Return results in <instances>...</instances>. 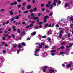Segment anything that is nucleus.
Here are the masks:
<instances>
[{"label": "nucleus", "mask_w": 73, "mask_h": 73, "mask_svg": "<svg viewBox=\"0 0 73 73\" xmlns=\"http://www.w3.org/2000/svg\"><path fill=\"white\" fill-rule=\"evenodd\" d=\"M47 68V66H46L44 67V69L43 70V72H46V70Z\"/></svg>", "instance_id": "nucleus-1"}, {"label": "nucleus", "mask_w": 73, "mask_h": 73, "mask_svg": "<svg viewBox=\"0 0 73 73\" xmlns=\"http://www.w3.org/2000/svg\"><path fill=\"white\" fill-rule=\"evenodd\" d=\"M29 12L30 13H32L33 12V9H31V10H30Z\"/></svg>", "instance_id": "nucleus-21"}, {"label": "nucleus", "mask_w": 73, "mask_h": 73, "mask_svg": "<svg viewBox=\"0 0 73 73\" xmlns=\"http://www.w3.org/2000/svg\"><path fill=\"white\" fill-rule=\"evenodd\" d=\"M47 26H48V24H46L44 26V27H47Z\"/></svg>", "instance_id": "nucleus-59"}, {"label": "nucleus", "mask_w": 73, "mask_h": 73, "mask_svg": "<svg viewBox=\"0 0 73 73\" xmlns=\"http://www.w3.org/2000/svg\"><path fill=\"white\" fill-rule=\"evenodd\" d=\"M32 3H33V4H34V3H35V0H32Z\"/></svg>", "instance_id": "nucleus-24"}, {"label": "nucleus", "mask_w": 73, "mask_h": 73, "mask_svg": "<svg viewBox=\"0 0 73 73\" xmlns=\"http://www.w3.org/2000/svg\"><path fill=\"white\" fill-rule=\"evenodd\" d=\"M71 66V65L70 64H68L67 66V68H69V67H70Z\"/></svg>", "instance_id": "nucleus-22"}, {"label": "nucleus", "mask_w": 73, "mask_h": 73, "mask_svg": "<svg viewBox=\"0 0 73 73\" xmlns=\"http://www.w3.org/2000/svg\"><path fill=\"white\" fill-rule=\"evenodd\" d=\"M66 43L65 42H63V43L61 44V45H64V44H65Z\"/></svg>", "instance_id": "nucleus-42"}, {"label": "nucleus", "mask_w": 73, "mask_h": 73, "mask_svg": "<svg viewBox=\"0 0 73 73\" xmlns=\"http://www.w3.org/2000/svg\"><path fill=\"white\" fill-rule=\"evenodd\" d=\"M4 11V9H2L0 11V12H2L3 11Z\"/></svg>", "instance_id": "nucleus-54"}, {"label": "nucleus", "mask_w": 73, "mask_h": 73, "mask_svg": "<svg viewBox=\"0 0 73 73\" xmlns=\"http://www.w3.org/2000/svg\"><path fill=\"white\" fill-rule=\"evenodd\" d=\"M1 43L2 44V45H3V44H5V42H2Z\"/></svg>", "instance_id": "nucleus-60"}, {"label": "nucleus", "mask_w": 73, "mask_h": 73, "mask_svg": "<svg viewBox=\"0 0 73 73\" xmlns=\"http://www.w3.org/2000/svg\"><path fill=\"white\" fill-rule=\"evenodd\" d=\"M50 7L49 8L50 9H52L53 8V5L51 4L50 5Z\"/></svg>", "instance_id": "nucleus-9"}, {"label": "nucleus", "mask_w": 73, "mask_h": 73, "mask_svg": "<svg viewBox=\"0 0 73 73\" xmlns=\"http://www.w3.org/2000/svg\"><path fill=\"white\" fill-rule=\"evenodd\" d=\"M68 3H66L65 5V8H67V6H68Z\"/></svg>", "instance_id": "nucleus-25"}, {"label": "nucleus", "mask_w": 73, "mask_h": 73, "mask_svg": "<svg viewBox=\"0 0 73 73\" xmlns=\"http://www.w3.org/2000/svg\"><path fill=\"white\" fill-rule=\"evenodd\" d=\"M21 9H22V10L23 11H24V10L25 9V7H23Z\"/></svg>", "instance_id": "nucleus-37"}, {"label": "nucleus", "mask_w": 73, "mask_h": 73, "mask_svg": "<svg viewBox=\"0 0 73 73\" xmlns=\"http://www.w3.org/2000/svg\"><path fill=\"white\" fill-rule=\"evenodd\" d=\"M46 36L45 35L42 36V38H46Z\"/></svg>", "instance_id": "nucleus-23"}, {"label": "nucleus", "mask_w": 73, "mask_h": 73, "mask_svg": "<svg viewBox=\"0 0 73 73\" xmlns=\"http://www.w3.org/2000/svg\"><path fill=\"white\" fill-rule=\"evenodd\" d=\"M48 4H51L52 3H51V2H48Z\"/></svg>", "instance_id": "nucleus-55"}, {"label": "nucleus", "mask_w": 73, "mask_h": 73, "mask_svg": "<svg viewBox=\"0 0 73 73\" xmlns=\"http://www.w3.org/2000/svg\"><path fill=\"white\" fill-rule=\"evenodd\" d=\"M42 24V22H38V24H39V25H41Z\"/></svg>", "instance_id": "nucleus-13"}, {"label": "nucleus", "mask_w": 73, "mask_h": 73, "mask_svg": "<svg viewBox=\"0 0 73 73\" xmlns=\"http://www.w3.org/2000/svg\"><path fill=\"white\" fill-rule=\"evenodd\" d=\"M41 14L40 13H38V16H41Z\"/></svg>", "instance_id": "nucleus-47"}, {"label": "nucleus", "mask_w": 73, "mask_h": 73, "mask_svg": "<svg viewBox=\"0 0 73 73\" xmlns=\"http://www.w3.org/2000/svg\"><path fill=\"white\" fill-rule=\"evenodd\" d=\"M46 18H47V19H49V16H46L44 17V20H46Z\"/></svg>", "instance_id": "nucleus-6"}, {"label": "nucleus", "mask_w": 73, "mask_h": 73, "mask_svg": "<svg viewBox=\"0 0 73 73\" xmlns=\"http://www.w3.org/2000/svg\"><path fill=\"white\" fill-rule=\"evenodd\" d=\"M31 16H33V15H34V13H31Z\"/></svg>", "instance_id": "nucleus-44"}, {"label": "nucleus", "mask_w": 73, "mask_h": 73, "mask_svg": "<svg viewBox=\"0 0 73 73\" xmlns=\"http://www.w3.org/2000/svg\"><path fill=\"white\" fill-rule=\"evenodd\" d=\"M21 6L20 5V4L18 5V6H17L18 8H20V7H21Z\"/></svg>", "instance_id": "nucleus-19"}, {"label": "nucleus", "mask_w": 73, "mask_h": 73, "mask_svg": "<svg viewBox=\"0 0 73 73\" xmlns=\"http://www.w3.org/2000/svg\"><path fill=\"white\" fill-rule=\"evenodd\" d=\"M31 7H32V6H31V5H29L27 7V9H29L30 8H31Z\"/></svg>", "instance_id": "nucleus-2"}, {"label": "nucleus", "mask_w": 73, "mask_h": 73, "mask_svg": "<svg viewBox=\"0 0 73 73\" xmlns=\"http://www.w3.org/2000/svg\"><path fill=\"white\" fill-rule=\"evenodd\" d=\"M62 34H60V35H59V37H62Z\"/></svg>", "instance_id": "nucleus-36"}, {"label": "nucleus", "mask_w": 73, "mask_h": 73, "mask_svg": "<svg viewBox=\"0 0 73 73\" xmlns=\"http://www.w3.org/2000/svg\"><path fill=\"white\" fill-rule=\"evenodd\" d=\"M36 32H33L32 33V35H33V36H34V35H36Z\"/></svg>", "instance_id": "nucleus-10"}, {"label": "nucleus", "mask_w": 73, "mask_h": 73, "mask_svg": "<svg viewBox=\"0 0 73 73\" xmlns=\"http://www.w3.org/2000/svg\"><path fill=\"white\" fill-rule=\"evenodd\" d=\"M33 26V24L31 23V24L30 25V27H32Z\"/></svg>", "instance_id": "nucleus-38"}, {"label": "nucleus", "mask_w": 73, "mask_h": 73, "mask_svg": "<svg viewBox=\"0 0 73 73\" xmlns=\"http://www.w3.org/2000/svg\"><path fill=\"white\" fill-rule=\"evenodd\" d=\"M46 7H48V8L49 7V5H48V4H46Z\"/></svg>", "instance_id": "nucleus-52"}, {"label": "nucleus", "mask_w": 73, "mask_h": 73, "mask_svg": "<svg viewBox=\"0 0 73 73\" xmlns=\"http://www.w3.org/2000/svg\"><path fill=\"white\" fill-rule=\"evenodd\" d=\"M20 50V49H19L17 50V54H19V52H19Z\"/></svg>", "instance_id": "nucleus-15"}, {"label": "nucleus", "mask_w": 73, "mask_h": 73, "mask_svg": "<svg viewBox=\"0 0 73 73\" xmlns=\"http://www.w3.org/2000/svg\"><path fill=\"white\" fill-rule=\"evenodd\" d=\"M38 19V17H34V20H36L37 19Z\"/></svg>", "instance_id": "nucleus-26"}, {"label": "nucleus", "mask_w": 73, "mask_h": 73, "mask_svg": "<svg viewBox=\"0 0 73 73\" xmlns=\"http://www.w3.org/2000/svg\"><path fill=\"white\" fill-rule=\"evenodd\" d=\"M22 24H24V25L25 26L26 25V24H25V22H22Z\"/></svg>", "instance_id": "nucleus-58"}, {"label": "nucleus", "mask_w": 73, "mask_h": 73, "mask_svg": "<svg viewBox=\"0 0 73 73\" xmlns=\"http://www.w3.org/2000/svg\"><path fill=\"white\" fill-rule=\"evenodd\" d=\"M15 19V17H13L11 19V21H13V20H14Z\"/></svg>", "instance_id": "nucleus-11"}, {"label": "nucleus", "mask_w": 73, "mask_h": 73, "mask_svg": "<svg viewBox=\"0 0 73 73\" xmlns=\"http://www.w3.org/2000/svg\"><path fill=\"white\" fill-rule=\"evenodd\" d=\"M49 48V46H45V48Z\"/></svg>", "instance_id": "nucleus-49"}, {"label": "nucleus", "mask_w": 73, "mask_h": 73, "mask_svg": "<svg viewBox=\"0 0 73 73\" xmlns=\"http://www.w3.org/2000/svg\"><path fill=\"white\" fill-rule=\"evenodd\" d=\"M53 5H55V6H56V3L54 2H53Z\"/></svg>", "instance_id": "nucleus-28"}, {"label": "nucleus", "mask_w": 73, "mask_h": 73, "mask_svg": "<svg viewBox=\"0 0 73 73\" xmlns=\"http://www.w3.org/2000/svg\"><path fill=\"white\" fill-rule=\"evenodd\" d=\"M37 9V8L36 7H35L34 9L33 10L34 11H36Z\"/></svg>", "instance_id": "nucleus-17"}, {"label": "nucleus", "mask_w": 73, "mask_h": 73, "mask_svg": "<svg viewBox=\"0 0 73 73\" xmlns=\"http://www.w3.org/2000/svg\"><path fill=\"white\" fill-rule=\"evenodd\" d=\"M69 45H70V47L72 46V45H73V43H72V44L70 43L69 44Z\"/></svg>", "instance_id": "nucleus-18"}, {"label": "nucleus", "mask_w": 73, "mask_h": 73, "mask_svg": "<svg viewBox=\"0 0 73 73\" xmlns=\"http://www.w3.org/2000/svg\"><path fill=\"white\" fill-rule=\"evenodd\" d=\"M56 52V50H52L50 51V52H51V53H53V52Z\"/></svg>", "instance_id": "nucleus-7"}, {"label": "nucleus", "mask_w": 73, "mask_h": 73, "mask_svg": "<svg viewBox=\"0 0 73 73\" xmlns=\"http://www.w3.org/2000/svg\"><path fill=\"white\" fill-rule=\"evenodd\" d=\"M17 1L18 3H20L21 2V0H17Z\"/></svg>", "instance_id": "nucleus-14"}, {"label": "nucleus", "mask_w": 73, "mask_h": 73, "mask_svg": "<svg viewBox=\"0 0 73 73\" xmlns=\"http://www.w3.org/2000/svg\"><path fill=\"white\" fill-rule=\"evenodd\" d=\"M3 35L4 36H5V37H7V36H8V34H7V35H5V34H3Z\"/></svg>", "instance_id": "nucleus-46"}, {"label": "nucleus", "mask_w": 73, "mask_h": 73, "mask_svg": "<svg viewBox=\"0 0 73 73\" xmlns=\"http://www.w3.org/2000/svg\"><path fill=\"white\" fill-rule=\"evenodd\" d=\"M8 31H11V29L10 28H9L8 29Z\"/></svg>", "instance_id": "nucleus-43"}, {"label": "nucleus", "mask_w": 73, "mask_h": 73, "mask_svg": "<svg viewBox=\"0 0 73 73\" xmlns=\"http://www.w3.org/2000/svg\"><path fill=\"white\" fill-rule=\"evenodd\" d=\"M34 55H35V56H39V55H38V54H34Z\"/></svg>", "instance_id": "nucleus-50"}, {"label": "nucleus", "mask_w": 73, "mask_h": 73, "mask_svg": "<svg viewBox=\"0 0 73 73\" xmlns=\"http://www.w3.org/2000/svg\"><path fill=\"white\" fill-rule=\"evenodd\" d=\"M18 48H21V45H19L18 46Z\"/></svg>", "instance_id": "nucleus-63"}, {"label": "nucleus", "mask_w": 73, "mask_h": 73, "mask_svg": "<svg viewBox=\"0 0 73 73\" xmlns=\"http://www.w3.org/2000/svg\"><path fill=\"white\" fill-rule=\"evenodd\" d=\"M39 37H38V38H39L40 40H41V39L42 38V36H41V35L39 34Z\"/></svg>", "instance_id": "nucleus-4"}, {"label": "nucleus", "mask_w": 73, "mask_h": 73, "mask_svg": "<svg viewBox=\"0 0 73 73\" xmlns=\"http://www.w3.org/2000/svg\"><path fill=\"white\" fill-rule=\"evenodd\" d=\"M51 55H52V56H54L55 54H54V53H51Z\"/></svg>", "instance_id": "nucleus-56"}, {"label": "nucleus", "mask_w": 73, "mask_h": 73, "mask_svg": "<svg viewBox=\"0 0 73 73\" xmlns=\"http://www.w3.org/2000/svg\"><path fill=\"white\" fill-rule=\"evenodd\" d=\"M13 3H14V5H16L17 3V2H14Z\"/></svg>", "instance_id": "nucleus-41"}, {"label": "nucleus", "mask_w": 73, "mask_h": 73, "mask_svg": "<svg viewBox=\"0 0 73 73\" xmlns=\"http://www.w3.org/2000/svg\"><path fill=\"white\" fill-rule=\"evenodd\" d=\"M51 26H52V25L51 24H50L48 26V27H51Z\"/></svg>", "instance_id": "nucleus-61"}, {"label": "nucleus", "mask_w": 73, "mask_h": 73, "mask_svg": "<svg viewBox=\"0 0 73 73\" xmlns=\"http://www.w3.org/2000/svg\"><path fill=\"white\" fill-rule=\"evenodd\" d=\"M73 17H72L70 18V20L72 21H73Z\"/></svg>", "instance_id": "nucleus-30"}, {"label": "nucleus", "mask_w": 73, "mask_h": 73, "mask_svg": "<svg viewBox=\"0 0 73 73\" xmlns=\"http://www.w3.org/2000/svg\"><path fill=\"white\" fill-rule=\"evenodd\" d=\"M9 13L10 15H13V11H10Z\"/></svg>", "instance_id": "nucleus-5"}, {"label": "nucleus", "mask_w": 73, "mask_h": 73, "mask_svg": "<svg viewBox=\"0 0 73 73\" xmlns=\"http://www.w3.org/2000/svg\"><path fill=\"white\" fill-rule=\"evenodd\" d=\"M52 14H53V13H50L49 14V15L50 16H52Z\"/></svg>", "instance_id": "nucleus-16"}, {"label": "nucleus", "mask_w": 73, "mask_h": 73, "mask_svg": "<svg viewBox=\"0 0 73 73\" xmlns=\"http://www.w3.org/2000/svg\"><path fill=\"white\" fill-rule=\"evenodd\" d=\"M12 38H15V35L13 34H12L11 35Z\"/></svg>", "instance_id": "nucleus-20"}, {"label": "nucleus", "mask_w": 73, "mask_h": 73, "mask_svg": "<svg viewBox=\"0 0 73 73\" xmlns=\"http://www.w3.org/2000/svg\"><path fill=\"white\" fill-rule=\"evenodd\" d=\"M25 31H23V32L21 33L22 35H24V34H25Z\"/></svg>", "instance_id": "nucleus-29"}, {"label": "nucleus", "mask_w": 73, "mask_h": 73, "mask_svg": "<svg viewBox=\"0 0 73 73\" xmlns=\"http://www.w3.org/2000/svg\"><path fill=\"white\" fill-rule=\"evenodd\" d=\"M70 27H73V24H72L70 25Z\"/></svg>", "instance_id": "nucleus-33"}, {"label": "nucleus", "mask_w": 73, "mask_h": 73, "mask_svg": "<svg viewBox=\"0 0 73 73\" xmlns=\"http://www.w3.org/2000/svg\"><path fill=\"white\" fill-rule=\"evenodd\" d=\"M25 4H26V3L24 2L23 3L22 5H23V6H24V5H25Z\"/></svg>", "instance_id": "nucleus-27"}, {"label": "nucleus", "mask_w": 73, "mask_h": 73, "mask_svg": "<svg viewBox=\"0 0 73 73\" xmlns=\"http://www.w3.org/2000/svg\"><path fill=\"white\" fill-rule=\"evenodd\" d=\"M64 52H60V54H61V55H62V54H64Z\"/></svg>", "instance_id": "nucleus-39"}, {"label": "nucleus", "mask_w": 73, "mask_h": 73, "mask_svg": "<svg viewBox=\"0 0 73 73\" xmlns=\"http://www.w3.org/2000/svg\"><path fill=\"white\" fill-rule=\"evenodd\" d=\"M61 49H64V47L62 46L60 48Z\"/></svg>", "instance_id": "nucleus-64"}, {"label": "nucleus", "mask_w": 73, "mask_h": 73, "mask_svg": "<svg viewBox=\"0 0 73 73\" xmlns=\"http://www.w3.org/2000/svg\"><path fill=\"white\" fill-rule=\"evenodd\" d=\"M28 13V11H24L23 12V13H24V14H25V13Z\"/></svg>", "instance_id": "nucleus-3"}, {"label": "nucleus", "mask_w": 73, "mask_h": 73, "mask_svg": "<svg viewBox=\"0 0 73 73\" xmlns=\"http://www.w3.org/2000/svg\"><path fill=\"white\" fill-rule=\"evenodd\" d=\"M39 50H40V49H37L34 52L35 54H36V53H37V52H38V51H39Z\"/></svg>", "instance_id": "nucleus-8"}, {"label": "nucleus", "mask_w": 73, "mask_h": 73, "mask_svg": "<svg viewBox=\"0 0 73 73\" xmlns=\"http://www.w3.org/2000/svg\"><path fill=\"white\" fill-rule=\"evenodd\" d=\"M5 46L6 47H7L8 46V45L7 44H5Z\"/></svg>", "instance_id": "nucleus-62"}, {"label": "nucleus", "mask_w": 73, "mask_h": 73, "mask_svg": "<svg viewBox=\"0 0 73 73\" xmlns=\"http://www.w3.org/2000/svg\"><path fill=\"white\" fill-rule=\"evenodd\" d=\"M17 31L18 33H20V30L19 29H17Z\"/></svg>", "instance_id": "nucleus-32"}, {"label": "nucleus", "mask_w": 73, "mask_h": 73, "mask_svg": "<svg viewBox=\"0 0 73 73\" xmlns=\"http://www.w3.org/2000/svg\"><path fill=\"white\" fill-rule=\"evenodd\" d=\"M2 38L3 39V40H5V37H4V36H3L2 37Z\"/></svg>", "instance_id": "nucleus-57"}, {"label": "nucleus", "mask_w": 73, "mask_h": 73, "mask_svg": "<svg viewBox=\"0 0 73 73\" xmlns=\"http://www.w3.org/2000/svg\"><path fill=\"white\" fill-rule=\"evenodd\" d=\"M47 40H48V41H50V38H47Z\"/></svg>", "instance_id": "nucleus-34"}, {"label": "nucleus", "mask_w": 73, "mask_h": 73, "mask_svg": "<svg viewBox=\"0 0 73 73\" xmlns=\"http://www.w3.org/2000/svg\"><path fill=\"white\" fill-rule=\"evenodd\" d=\"M42 11H44L45 10V9L44 8H43L41 9Z\"/></svg>", "instance_id": "nucleus-53"}, {"label": "nucleus", "mask_w": 73, "mask_h": 73, "mask_svg": "<svg viewBox=\"0 0 73 73\" xmlns=\"http://www.w3.org/2000/svg\"><path fill=\"white\" fill-rule=\"evenodd\" d=\"M10 5H14V3H10Z\"/></svg>", "instance_id": "nucleus-48"}, {"label": "nucleus", "mask_w": 73, "mask_h": 73, "mask_svg": "<svg viewBox=\"0 0 73 73\" xmlns=\"http://www.w3.org/2000/svg\"><path fill=\"white\" fill-rule=\"evenodd\" d=\"M42 45H40L39 46V48L41 49L42 48Z\"/></svg>", "instance_id": "nucleus-12"}, {"label": "nucleus", "mask_w": 73, "mask_h": 73, "mask_svg": "<svg viewBox=\"0 0 73 73\" xmlns=\"http://www.w3.org/2000/svg\"><path fill=\"white\" fill-rule=\"evenodd\" d=\"M64 53L65 54H66V55H69V53H68V54H67V53H66V52H65Z\"/></svg>", "instance_id": "nucleus-31"}, {"label": "nucleus", "mask_w": 73, "mask_h": 73, "mask_svg": "<svg viewBox=\"0 0 73 73\" xmlns=\"http://www.w3.org/2000/svg\"><path fill=\"white\" fill-rule=\"evenodd\" d=\"M19 17L18 16L15 17V19H19Z\"/></svg>", "instance_id": "nucleus-35"}, {"label": "nucleus", "mask_w": 73, "mask_h": 73, "mask_svg": "<svg viewBox=\"0 0 73 73\" xmlns=\"http://www.w3.org/2000/svg\"><path fill=\"white\" fill-rule=\"evenodd\" d=\"M7 32L8 31H7L5 30L4 32V33H7Z\"/></svg>", "instance_id": "nucleus-45"}, {"label": "nucleus", "mask_w": 73, "mask_h": 73, "mask_svg": "<svg viewBox=\"0 0 73 73\" xmlns=\"http://www.w3.org/2000/svg\"><path fill=\"white\" fill-rule=\"evenodd\" d=\"M21 44L22 45H25V44L24 43H22Z\"/></svg>", "instance_id": "nucleus-40"}, {"label": "nucleus", "mask_w": 73, "mask_h": 73, "mask_svg": "<svg viewBox=\"0 0 73 73\" xmlns=\"http://www.w3.org/2000/svg\"><path fill=\"white\" fill-rule=\"evenodd\" d=\"M16 46H17V45H16V44H14L13 46L14 48H15V47H16Z\"/></svg>", "instance_id": "nucleus-51"}]
</instances>
